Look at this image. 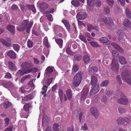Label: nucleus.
I'll return each mask as SVG.
<instances>
[{"label": "nucleus", "mask_w": 131, "mask_h": 131, "mask_svg": "<svg viewBox=\"0 0 131 131\" xmlns=\"http://www.w3.org/2000/svg\"><path fill=\"white\" fill-rule=\"evenodd\" d=\"M35 86L33 83V80H30L27 85L25 86H22L20 88V91L23 93L26 92H29L35 88Z\"/></svg>", "instance_id": "nucleus-1"}, {"label": "nucleus", "mask_w": 131, "mask_h": 131, "mask_svg": "<svg viewBox=\"0 0 131 131\" xmlns=\"http://www.w3.org/2000/svg\"><path fill=\"white\" fill-rule=\"evenodd\" d=\"M131 72L130 70H126L122 72L121 76L123 80L131 85Z\"/></svg>", "instance_id": "nucleus-2"}, {"label": "nucleus", "mask_w": 131, "mask_h": 131, "mask_svg": "<svg viewBox=\"0 0 131 131\" xmlns=\"http://www.w3.org/2000/svg\"><path fill=\"white\" fill-rule=\"evenodd\" d=\"M52 81V79L50 78L47 80L44 79L41 81V82L43 84V87L42 89V91L41 92L43 95L44 96H45L46 95V93L47 92L48 86L49 85Z\"/></svg>", "instance_id": "nucleus-3"}, {"label": "nucleus", "mask_w": 131, "mask_h": 131, "mask_svg": "<svg viewBox=\"0 0 131 131\" xmlns=\"http://www.w3.org/2000/svg\"><path fill=\"white\" fill-rule=\"evenodd\" d=\"M83 73V72L81 71L77 73L73 80V85L75 86H78L79 85L82 80V76Z\"/></svg>", "instance_id": "nucleus-4"}, {"label": "nucleus", "mask_w": 131, "mask_h": 131, "mask_svg": "<svg viewBox=\"0 0 131 131\" xmlns=\"http://www.w3.org/2000/svg\"><path fill=\"white\" fill-rule=\"evenodd\" d=\"M101 20L104 22L109 29L112 30L114 27V25L112 19L109 17L102 18Z\"/></svg>", "instance_id": "nucleus-5"}, {"label": "nucleus", "mask_w": 131, "mask_h": 131, "mask_svg": "<svg viewBox=\"0 0 131 131\" xmlns=\"http://www.w3.org/2000/svg\"><path fill=\"white\" fill-rule=\"evenodd\" d=\"M28 21L27 20H25L23 21L21 27H17V29L19 31H23L26 28H27V32L28 33L29 32V29L31 27L28 24Z\"/></svg>", "instance_id": "nucleus-6"}, {"label": "nucleus", "mask_w": 131, "mask_h": 131, "mask_svg": "<svg viewBox=\"0 0 131 131\" xmlns=\"http://www.w3.org/2000/svg\"><path fill=\"white\" fill-rule=\"evenodd\" d=\"M116 122L118 124H122L126 125L129 124L130 121L129 118L125 117L123 118L121 117L119 118L117 120Z\"/></svg>", "instance_id": "nucleus-7"}, {"label": "nucleus", "mask_w": 131, "mask_h": 131, "mask_svg": "<svg viewBox=\"0 0 131 131\" xmlns=\"http://www.w3.org/2000/svg\"><path fill=\"white\" fill-rule=\"evenodd\" d=\"M54 11V9L52 8L50 9V10L44 12L45 15L47 17L48 20L50 21H52L53 19L52 18V15L50 14L49 13H52Z\"/></svg>", "instance_id": "nucleus-8"}, {"label": "nucleus", "mask_w": 131, "mask_h": 131, "mask_svg": "<svg viewBox=\"0 0 131 131\" xmlns=\"http://www.w3.org/2000/svg\"><path fill=\"white\" fill-rule=\"evenodd\" d=\"M117 102L119 104L126 105L128 104L129 101L127 98L122 97L118 99Z\"/></svg>", "instance_id": "nucleus-9"}, {"label": "nucleus", "mask_w": 131, "mask_h": 131, "mask_svg": "<svg viewBox=\"0 0 131 131\" xmlns=\"http://www.w3.org/2000/svg\"><path fill=\"white\" fill-rule=\"evenodd\" d=\"M59 95L61 102H62L63 100L66 101L67 100V98L65 95H64L63 91L61 89H59Z\"/></svg>", "instance_id": "nucleus-10"}, {"label": "nucleus", "mask_w": 131, "mask_h": 131, "mask_svg": "<svg viewBox=\"0 0 131 131\" xmlns=\"http://www.w3.org/2000/svg\"><path fill=\"white\" fill-rule=\"evenodd\" d=\"M89 91L88 88H83L81 94V99L84 100L87 96Z\"/></svg>", "instance_id": "nucleus-11"}, {"label": "nucleus", "mask_w": 131, "mask_h": 131, "mask_svg": "<svg viewBox=\"0 0 131 131\" xmlns=\"http://www.w3.org/2000/svg\"><path fill=\"white\" fill-rule=\"evenodd\" d=\"M33 64L32 63L25 62H23L21 64V67L23 69H27L33 66Z\"/></svg>", "instance_id": "nucleus-12"}, {"label": "nucleus", "mask_w": 131, "mask_h": 131, "mask_svg": "<svg viewBox=\"0 0 131 131\" xmlns=\"http://www.w3.org/2000/svg\"><path fill=\"white\" fill-rule=\"evenodd\" d=\"M53 71V67L52 66L48 67L46 69L45 72V75L47 76H50Z\"/></svg>", "instance_id": "nucleus-13"}, {"label": "nucleus", "mask_w": 131, "mask_h": 131, "mask_svg": "<svg viewBox=\"0 0 131 131\" xmlns=\"http://www.w3.org/2000/svg\"><path fill=\"white\" fill-rule=\"evenodd\" d=\"M112 54L113 58L112 59L113 62L115 61H117L119 57V52L116 50H113L112 51Z\"/></svg>", "instance_id": "nucleus-14"}, {"label": "nucleus", "mask_w": 131, "mask_h": 131, "mask_svg": "<svg viewBox=\"0 0 131 131\" xmlns=\"http://www.w3.org/2000/svg\"><path fill=\"white\" fill-rule=\"evenodd\" d=\"M99 89V85H97V84L92 88L90 91V94H95L98 92Z\"/></svg>", "instance_id": "nucleus-15"}, {"label": "nucleus", "mask_w": 131, "mask_h": 131, "mask_svg": "<svg viewBox=\"0 0 131 131\" xmlns=\"http://www.w3.org/2000/svg\"><path fill=\"white\" fill-rule=\"evenodd\" d=\"M91 113L94 115L96 118H98L99 116V113L96 107H92L91 109Z\"/></svg>", "instance_id": "nucleus-16"}, {"label": "nucleus", "mask_w": 131, "mask_h": 131, "mask_svg": "<svg viewBox=\"0 0 131 131\" xmlns=\"http://www.w3.org/2000/svg\"><path fill=\"white\" fill-rule=\"evenodd\" d=\"M87 15L86 14L83 12H81L78 13L77 16V18L80 19H85Z\"/></svg>", "instance_id": "nucleus-17"}, {"label": "nucleus", "mask_w": 131, "mask_h": 131, "mask_svg": "<svg viewBox=\"0 0 131 131\" xmlns=\"http://www.w3.org/2000/svg\"><path fill=\"white\" fill-rule=\"evenodd\" d=\"M114 62H113V61H112V62L111 64L112 66V69L114 71H117L119 69V66L118 62L117 61H114Z\"/></svg>", "instance_id": "nucleus-18"}, {"label": "nucleus", "mask_w": 131, "mask_h": 131, "mask_svg": "<svg viewBox=\"0 0 131 131\" xmlns=\"http://www.w3.org/2000/svg\"><path fill=\"white\" fill-rule=\"evenodd\" d=\"M6 53L12 59H14L16 57V54L13 50L8 51L6 52Z\"/></svg>", "instance_id": "nucleus-19"}, {"label": "nucleus", "mask_w": 131, "mask_h": 131, "mask_svg": "<svg viewBox=\"0 0 131 131\" xmlns=\"http://www.w3.org/2000/svg\"><path fill=\"white\" fill-rule=\"evenodd\" d=\"M39 6L41 10L43 12L47 9L48 7V4L45 2H42L40 3Z\"/></svg>", "instance_id": "nucleus-20"}, {"label": "nucleus", "mask_w": 131, "mask_h": 131, "mask_svg": "<svg viewBox=\"0 0 131 131\" xmlns=\"http://www.w3.org/2000/svg\"><path fill=\"white\" fill-rule=\"evenodd\" d=\"M112 45L113 47L116 49L119 52H122L123 50V49L118 45V44L114 42H112L111 44Z\"/></svg>", "instance_id": "nucleus-21"}, {"label": "nucleus", "mask_w": 131, "mask_h": 131, "mask_svg": "<svg viewBox=\"0 0 131 131\" xmlns=\"http://www.w3.org/2000/svg\"><path fill=\"white\" fill-rule=\"evenodd\" d=\"M119 62L122 64H125L127 63V62L125 58L122 56H119L118 57Z\"/></svg>", "instance_id": "nucleus-22"}, {"label": "nucleus", "mask_w": 131, "mask_h": 131, "mask_svg": "<svg viewBox=\"0 0 131 131\" xmlns=\"http://www.w3.org/2000/svg\"><path fill=\"white\" fill-rule=\"evenodd\" d=\"M124 26L127 27H129L131 25V23L130 21L128 19H124L123 23Z\"/></svg>", "instance_id": "nucleus-23"}, {"label": "nucleus", "mask_w": 131, "mask_h": 131, "mask_svg": "<svg viewBox=\"0 0 131 131\" xmlns=\"http://www.w3.org/2000/svg\"><path fill=\"white\" fill-rule=\"evenodd\" d=\"M83 59L84 63L87 64L91 60L90 57L87 55H84L83 57Z\"/></svg>", "instance_id": "nucleus-24"}, {"label": "nucleus", "mask_w": 131, "mask_h": 131, "mask_svg": "<svg viewBox=\"0 0 131 131\" xmlns=\"http://www.w3.org/2000/svg\"><path fill=\"white\" fill-rule=\"evenodd\" d=\"M33 98V96L32 94H30L24 97L22 99V100L24 101H26L30 100Z\"/></svg>", "instance_id": "nucleus-25"}, {"label": "nucleus", "mask_w": 131, "mask_h": 131, "mask_svg": "<svg viewBox=\"0 0 131 131\" xmlns=\"http://www.w3.org/2000/svg\"><path fill=\"white\" fill-rule=\"evenodd\" d=\"M97 78L95 76L91 77V83L92 85H94L97 83Z\"/></svg>", "instance_id": "nucleus-26"}, {"label": "nucleus", "mask_w": 131, "mask_h": 131, "mask_svg": "<svg viewBox=\"0 0 131 131\" xmlns=\"http://www.w3.org/2000/svg\"><path fill=\"white\" fill-rule=\"evenodd\" d=\"M28 73V71H23L21 70H19L16 74L17 76H21L24 75L25 74Z\"/></svg>", "instance_id": "nucleus-27"}, {"label": "nucleus", "mask_w": 131, "mask_h": 131, "mask_svg": "<svg viewBox=\"0 0 131 131\" xmlns=\"http://www.w3.org/2000/svg\"><path fill=\"white\" fill-rule=\"evenodd\" d=\"M98 69L96 67H92L90 68L89 70V72L91 74H94V73L97 72Z\"/></svg>", "instance_id": "nucleus-28"}, {"label": "nucleus", "mask_w": 131, "mask_h": 131, "mask_svg": "<svg viewBox=\"0 0 131 131\" xmlns=\"http://www.w3.org/2000/svg\"><path fill=\"white\" fill-rule=\"evenodd\" d=\"M99 41L102 43H106L108 42L109 43L111 42L108 40L107 37H101Z\"/></svg>", "instance_id": "nucleus-29"}, {"label": "nucleus", "mask_w": 131, "mask_h": 131, "mask_svg": "<svg viewBox=\"0 0 131 131\" xmlns=\"http://www.w3.org/2000/svg\"><path fill=\"white\" fill-rule=\"evenodd\" d=\"M66 93L68 99L69 100H71L72 97L71 91L70 89H69L67 91Z\"/></svg>", "instance_id": "nucleus-30"}, {"label": "nucleus", "mask_w": 131, "mask_h": 131, "mask_svg": "<svg viewBox=\"0 0 131 131\" xmlns=\"http://www.w3.org/2000/svg\"><path fill=\"white\" fill-rule=\"evenodd\" d=\"M0 42L3 45L7 47H9L10 46V44L9 42H7L3 38H1L0 39Z\"/></svg>", "instance_id": "nucleus-31"}, {"label": "nucleus", "mask_w": 131, "mask_h": 131, "mask_svg": "<svg viewBox=\"0 0 131 131\" xmlns=\"http://www.w3.org/2000/svg\"><path fill=\"white\" fill-rule=\"evenodd\" d=\"M9 64V67L10 69L12 70H14L16 69V67L15 64L9 61L8 62Z\"/></svg>", "instance_id": "nucleus-32"}, {"label": "nucleus", "mask_w": 131, "mask_h": 131, "mask_svg": "<svg viewBox=\"0 0 131 131\" xmlns=\"http://www.w3.org/2000/svg\"><path fill=\"white\" fill-rule=\"evenodd\" d=\"M71 3L72 5L76 7L79 6L80 4L79 1L77 0H72Z\"/></svg>", "instance_id": "nucleus-33"}, {"label": "nucleus", "mask_w": 131, "mask_h": 131, "mask_svg": "<svg viewBox=\"0 0 131 131\" xmlns=\"http://www.w3.org/2000/svg\"><path fill=\"white\" fill-rule=\"evenodd\" d=\"M24 108L26 111H28L31 108V104H30L28 103L26 104L24 106Z\"/></svg>", "instance_id": "nucleus-34"}, {"label": "nucleus", "mask_w": 131, "mask_h": 131, "mask_svg": "<svg viewBox=\"0 0 131 131\" xmlns=\"http://www.w3.org/2000/svg\"><path fill=\"white\" fill-rule=\"evenodd\" d=\"M7 29L11 32L13 33L15 32V27L14 26L8 25L7 27Z\"/></svg>", "instance_id": "nucleus-35"}, {"label": "nucleus", "mask_w": 131, "mask_h": 131, "mask_svg": "<svg viewBox=\"0 0 131 131\" xmlns=\"http://www.w3.org/2000/svg\"><path fill=\"white\" fill-rule=\"evenodd\" d=\"M43 43L46 47H50V45L49 43L48 38L47 37H45L44 38Z\"/></svg>", "instance_id": "nucleus-36"}, {"label": "nucleus", "mask_w": 131, "mask_h": 131, "mask_svg": "<svg viewBox=\"0 0 131 131\" xmlns=\"http://www.w3.org/2000/svg\"><path fill=\"white\" fill-rule=\"evenodd\" d=\"M89 43L91 44V46L94 47H100L101 46L99 44L98 42H96L93 41L91 42H90Z\"/></svg>", "instance_id": "nucleus-37"}, {"label": "nucleus", "mask_w": 131, "mask_h": 131, "mask_svg": "<svg viewBox=\"0 0 131 131\" xmlns=\"http://www.w3.org/2000/svg\"><path fill=\"white\" fill-rule=\"evenodd\" d=\"M48 121V119L47 116L46 115H44L43 118L42 120V122L43 125H44L45 123V124H47Z\"/></svg>", "instance_id": "nucleus-38"}, {"label": "nucleus", "mask_w": 131, "mask_h": 131, "mask_svg": "<svg viewBox=\"0 0 131 131\" xmlns=\"http://www.w3.org/2000/svg\"><path fill=\"white\" fill-rule=\"evenodd\" d=\"M88 5L90 6L93 7L95 3L94 0H87Z\"/></svg>", "instance_id": "nucleus-39"}, {"label": "nucleus", "mask_w": 131, "mask_h": 131, "mask_svg": "<svg viewBox=\"0 0 131 131\" xmlns=\"http://www.w3.org/2000/svg\"><path fill=\"white\" fill-rule=\"evenodd\" d=\"M125 11L127 17L130 19H131V11L128 8L126 9Z\"/></svg>", "instance_id": "nucleus-40"}, {"label": "nucleus", "mask_w": 131, "mask_h": 131, "mask_svg": "<svg viewBox=\"0 0 131 131\" xmlns=\"http://www.w3.org/2000/svg\"><path fill=\"white\" fill-rule=\"evenodd\" d=\"M79 70V66L77 64H75L73 67L72 72V73H75L77 72Z\"/></svg>", "instance_id": "nucleus-41"}, {"label": "nucleus", "mask_w": 131, "mask_h": 131, "mask_svg": "<svg viewBox=\"0 0 131 131\" xmlns=\"http://www.w3.org/2000/svg\"><path fill=\"white\" fill-rule=\"evenodd\" d=\"M30 77V75H25L20 80V82L23 83L25 80H27L28 79H29Z\"/></svg>", "instance_id": "nucleus-42"}, {"label": "nucleus", "mask_w": 131, "mask_h": 131, "mask_svg": "<svg viewBox=\"0 0 131 131\" xmlns=\"http://www.w3.org/2000/svg\"><path fill=\"white\" fill-rule=\"evenodd\" d=\"M38 70V69L37 68L33 67L27 70L28 73L30 72H36Z\"/></svg>", "instance_id": "nucleus-43"}, {"label": "nucleus", "mask_w": 131, "mask_h": 131, "mask_svg": "<svg viewBox=\"0 0 131 131\" xmlns=\"http://www.w3.org/2000/svg\"><path fill=\"white\" fill-rule=\"evenodd\" d=\"M109 81L108 80H105L103 81L101 84V86H105L109 83Z\"/></svg>", "instance_id": "nucleus-44"}, {"label": "nucleus", "mask_w": 131, "mask_h": 131, "mask_svg": "<svg viewBox=\"0 0 131 131\" xmlns=\"http://www.w3.org/2000/svg\"><path fill=\"white\" fill-rule=\"evenodd\" d=\"M11 103L10 102L8 101L4 103V108L5 109L8 108L11 106Z\"/></svg>", "instance_id": "nucleus-45"}, {"label": "nucleus", "mask_w": 131, "mask_h": 131, "mask_svg": "<svg viewBox=\"0 0 131 131\" xmlns=\"http://www.w3.org/2000/svg\"><path fill=\"white\" fill-rule=\"evenodd\" d=\"M80 39L85 43L87 42L85 37L83 35H80L79 37Z\"/></svg>", "instance_id": "nucleus-46"}, {"label": "nucleus", "mask_w": 131, "mask_h": 131, "mask_svg": "<svg viewBox=\"0 0 131 131\" xmlns=\"http://www.w3.org/2000/svg\"><path fill=\"white\" fill-rule=\"evenodd\" d=\"M122 32L123 31L119 29L117 31V34L119 37L118 39L119 40L121 39V34Z\"/></svg>", "instance_id": "nucleus-47"}, {"label": "nucleus", "mask_w": 131, "mask_h": 131, "mask_svg": "<svg viewBox=\"0 0 131 131\" xmlns=\"http://www.w3.org/2000/svg\"><path fill=\"white\" fill-rule=\"evenodd\" d=\"M118 110L119 112L121 113H125L126 111V110L125 108L122 107H119Z\"/></svg>", "instance_id": "nucleus-48"}, {"label": "nucleus", "mask_w": 131, "mask_h": 131, "mask_svg": "<svg viewBox=\"0 0 131 131\" xmlns=\"http://www.w3.org/2000/svg\"><path fill=\"white\" fill-rule=\"evenodd\" d=\"M116 81L118 82V83L120 84L122 83L121 78L120 75H117L116 78Z\"/></svg>", "instance_id": "nucleus-49"}, {"label": "nucleus", "mask_w": 131, "mask_h": 131, "mask_svg": "<svg viewBox=\"0 0 131 131\" xmlns=\"http://www.w3.org/2000/svg\"><path fill=\"white\" fill-rule=\"evenodd\" d=\"M63 43V41L62 39H58V45L60 48H62Z\"/></svg>", "instance_id": "nucleus-50"}, {"label": "nucleus", "mask_w": 131, "mask_h": 131, "mask_svg": "<svg viewBox=\"0 0 131 131\" xmlns=\"http://www.w3.org/2000/svg\"><path fill=\"white\" fill-rule=\"evenodd\" d=\"M27 44L28 47L31 48L32 47L33 43L30 40H28L27 42Z\"/></svg>", "instance_id": "nucleus-51"}, {"label": "nucleus", "mask_w": 131, "mask_h": 131, "mask_svg": "<svg viewBox=\"0 0 131 131\" xmlns=\"http://www.w3.org/2000/svg\"><path fill=\"white\" fill-rule=\"evenodd\" d=\"M10 92L12 94V95L15 97L18 98L19 97V96L18 94L15 91L14 92H13V90H10Z\"/></svg>", "instance_id": "nucleus-52"}, {"label": "nucleus", "mask_w": 131, "mask_h": 131, "mask_svg": "<svg viewBox=\"0 0 131 131\" xmlns=\"http://www.w3.org/2000/svg\"><path fill=\"white\" fill-rule=\"evenodd\" d=\"M82 58L81 56L79 54L75 55L74 56V59L76 61H79Z\"/></svg>", "instance_id": "nucleus-53"}, {"label": "nucleus", "mask_w": 131, "mask_h": 131, "mask_svg": "<svg viewBox=\"0 0 131 131\" xmlns=\"http://www.w3.org/2000/svg\"><path fill=\"white\" fill-rule=\"evenodd\" d=\"M29 8L34 13H35L36 12V9L34 6L33 5H29L28 6Z\"/></svg>", "instance_id": "nucleus-54"}, {"label": "nucleus", "mask_w": 131, "mask_h": 131, "mask_svg": "<svg viewBox=\"0 0 131 131\" xmlns=\"http://www.w3.org/2000/svg\"><path fill=\"white\" fill-rule=\"evenodd\" d=\"M66 52L68 54L70 55H72L73 53L72 51L68 46L67 48Z\"/></svg>", "instance_id": "nucleus-55"}, {"label": "nucleus", "mask_w": 131, "mask_h": 131, "mask_svg": "<svg viewBox=\"0 0 131 131\" xmlns=\"http://www.w3.org/2000/svg\"><path fill=\"white\" fill-rule=\"evenodd\" d=\"M13 47L15 50L18 51L19 50V47L18 44H16L13 45Z\"/></svg>", "instance_id": "nucleus-56"}, {"label": "nucleus", "mask_w": 131, "mask_h": 131, "mask_svg": "<svg viewBox=\"0 0 131 131\" xmlns=\"http://www.w3.org/2000/svg\"><path fill=\"white\" fill-rule=\"evenodd\" d=\"M103 9L105 12L107 14H109L110 12L109 8L108 6H106V7H104Z\"/></svg>", "instance_id": "nucleus-57"}, {"label": "nucleus", "mask_w": 131, "mask_h": 131, "mask_svg": "<svg viewBox=\"0 0 131 131\" xmlns=\"http://www.w3.org/2000/svg\"><path fill=\"white\" fill-rule=\"evenodd\" d=\"M106 3L109 5L112 6L114 3V1L113 0H106Z\"/></svg>", "instance_id": "nucleus-58"}, {"label": "nucleus", "mask_w": 131, "mask_h": 131, "mask_svg": "<svg viewBox=\"0 0 131 131\" xmlns=\"http://www.w3.org/2000/svg\"><path fill=\"white\" fill-rule=\"evenodd\" d=\"M87 26L88 27L87 30L90 31L91 30H92L93 28V26L91 24H88L87 25Z\"/></svg>", "instance_id": "nucleus-59"}, {"label": "nucleus", "mask_w": 131, "mask_h": 131, "mask_svg": "<svg viewBox=\"0 0 131 131\" xmlns=\"http://www.w3.org/2000/svg\"><path fill=\"white\" fill-rule=\"evenodd\" d=\"M18 8V6L17 5L13 4L11 7V9L13 10H17Z\"/></svg>", "instance_id": "nucleus-60"}, {"label": "nucleus", "mask_w": 131, "mask_h": 131, "mask_svg": "<svg viewBox=\"0 0 131 131\" xmlns=\"http://www.w3.org/2000/svg\"><path fill=\"white\" fill-rule=\"evenodd\" d=\"M5 78L8 79H10L11 78V75L9 73L7 72L5 76Z\"/></svg>", "instance_id": "nucleus-61"}, {"label": "nucleus", "mask_w": 131, "mask_h": 131, "mask_svg": "<svg viewBox=\"0 0 131 131\" xmlns=\"http://www.w3.org/2000/svg\"><path fill=\"white\" fill-rule=\"evenodd\" d=\"M95 4L97 6L99 7L101 6V2L100 1L97 0L95 1Z\"/></svg>", "instance_id": "nucleus-62"}, {"label": "nucleus", "mask_w": 131, "mask_h": 131, "mask_svg": "<svg viewBox=\"0 0 131 131\" xmlns=\"http://www.w3.org/2000/svg\"><path fill=\"white\" fill-rule=\"evenodd\" d=\"M53 128V131H57V124L56 123L54 124Z\"/></svg>", "instance_id": "nucleus-63"}, {"label": "nucleus", "mask_w": 131, "mask_h": 131, "mask_svg": "<svg viewBox=\"0 0 131 131\" xmlns=\"http://www.w3.org/2000/svg\"><path fill=\"white\" fill-rule=\"evenodd\" d=\"M107 99L105 95H103L102 99V101L103 102L106 103L107 101Z\"/></svg>", "instance_id": "nucleus-64"}]
</instances>
